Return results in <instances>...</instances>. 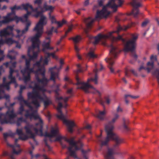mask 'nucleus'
Returning a JSON list of instances; mask_svg holds the SVG:
<instances>
[{
  "label": "nucleus",
  "instance_id": "obj_61",
  "mask_svg": "<svg viewBox=\"0 0 159 159\" xmlns=\"http://www.w3.org/2000/svg\"><path fill=\"white\" fill-rule=\"evenodd\" d=\"M46 116L48 117V118L49 119L50 118L51 116L49 112H48L47 113V114H46Z\"/></svg>",
  "mask_w": 159,
  "mask_h": 159
},
{
  "label": "nucleus",
  "instance_id": "obj_8",
  "mask_svg": "<svg viewBox=\"0 0 159 159\" xmlns=\"http://www.w3.org/2000/svg\"><path fill=\"white\" fill-rule=\"evenodd\" d=\"M59 90V86L57 85L56 89L55 91V92L56 94V99L58 101V104L57 109L60 114L59 115H57V117L63 120L64 123L66 124L67 125V129L68 131L70 133H72L73 132L72 128L75 126V124L73 121L66 120L65 116L62 113L61 109L63 107V105L62 103L60 101L61 99H63V98L61 97L58 96V91Z\"/></svg>",
  "mask_w": 159,
  "mask_h": 159
},
{
  "label": "nucleus",
  "instance_id": "obj_33",
  "mask_svg": "<svg viewBox=\"0 0 159 159\" xmlns=\"http://www.w3.org/2000/svg\"><path fill=\"white\" fill-rule=\"evenodd\" d=\"M149 23V20L148 19H146L143 21L141 25V27L143 28H145L148 25Z\"/></svg>",
  "mask_w": 159,
  "mask_h": 159
},
{
  "label": "nucleus",
  "instance_id": "obj_60",
  "mask_svg": "<svg viewBox=\"0 0 159 159\" xmlns=\"http://www.w3.org/2000/svg\"><path fill=\"white\" fill-rule=\"evenodd\" d=\"M85 128L88 129H89L91 128V126L90 125H87L85 127Z\"/></svg>",
  "mask_w": 159,
  "mask_h": 159
},
{
  "label": "nucleus",
  "instance_id": "obj_19",
  "mask_svg": "<svg viewBox=\"0 0 159 159\" xmlns=\"http://www.w3.org/2000/svg\"><path fill=\"white\" fill-rule=\"evenodd\" d=\"M119 117V116L118 114L117 113L115 114L114 117L111 120L109 121L105 125V131H113L114 128L113 124L116 122Z\"/></svg>",
  "mask_w": 159,
  "mask_h": 159
},
{
  "label": "nucleus",
  "instance_id": "obj_27",
  "mask_svg": "<svg viewBox=\"0 0 159 159\" xmlns=\"http://www.w3.org/2000/svg\"><path fill=\"white\" fill-rule=\"evenodd\" d=\"M144 64L142 63V65L140 66V67L139 68L138 70L139 71H140L142 69L146 70L147 71V72L148 73L149 72V68L148 66L149 65V61L147 63V67L146 68L143 66Z\"/></svg>",
  "mask_w": 159,
  "mask_h": 159
},
{
  "label": "nucleus",
  "instance_id": "obj_50",
  "mask_svg": "<svg viewBox=\"0 0 159 159\" xmlns=\"http://www.w3.org/2000/svg\"><path fill=\"white\" fill-rule=\"evenodd\" d=\"M11 155V153L10 154L7 152L4 151L3 152V155L4 156H8L10 157V155Z\"/></svg>",
  "mask_w": 159,
  "mask_h": 159
},
{
  "label": "nucleus",
  "instance_id": "obj_17",
  "mask_svg": "<svg viewBox=\"0 0 159 159\" xmlns=\"http://www.w3.org/2000/svg\"><path fill=\"white\" fill-rule=\"evenodd\" d=\"M16 116L13 110H9L7 112L6 115L0 114V121L2 124L13 123V122L11 121V120Z\"/></svg>",
  "mask_w": 159,
  "mask_h": 159
},
{
  "label": "nucleus",
  "instance_id": "obj_64",
  "mask_svg": "<svg viewBox=\"0 0 159 159\" xmlns=\"http://www.w3.org/2000/svg\"><path fill=\"white\" fill-rule=\"evenodd\" d=\"M77 56L79 59H81V56H80V55L78 53H77Z\"/></svg>",
  "mask_w": 159,
  "mask_h": 159
},
{
  "label": "nucleus",
  "instance_id": "obj_18",
  "mask_svg": "<svg viewBox=\"0 0 159 159\" xmlns=\"http://www.w3.org/2000/svg\"><path fill=\"white\" fill-rule=\"evenodd\" d=\"M62 65L60 66V67L57 68L56 66L52 68H49V71L51 73L50 80H52L55 83V79L58 78L57 72H59L62 68Z\"/></svg>",
  "mask_w": 159,
  "mask_h": 159
},
{
  "label": "nucleus",
  "instance_id": "obj_20",
  "mask_svg": "<svg viewBox=\"0 0 159 159\" xmlns=\"http://www.w3.org/2000/svg\"><path fill=\"white\" fill-rule=\"evenodd\" d=\"M137 0H132V2L130 3L134 8L130 14L133 15L134 17H136L137 15L139 14L137 8L140 6V3L137 2Z\"/></svg>",
  "mask_w": 159,
  "mask_h": 159
},
{
  "label": "nucleus",
  "instance_id": "obj_47",
  "mask_svg": "<svg viewBox=\"0 0 159 159\" xmlns=\"http://www.w3.org/2000/svg\"><path fill=\"white\" fill-rule=\"evenodd\" d=\"M123 127L126 131H128L129 130V129L127 126V124L123 125Z\"/></svg>",
  "mask_w": 159,
  "mask_h": 159
},
{
  "label": "nucleus",
  "instance_id": "obj_49",
  "mask_svg": "<svg viewBox=\"0 0 159 159\" xmlns=\"http://www.w3.org/2000/svg\"><path fill=\"white\" fill-rule=\"evenodd\" d=\"M11 63V61H10L9 62H7L5 63H4V65H5L6 67H7L9 66H10Z\"/></svg>",
  "mask_w": 159,
  "mask_h": 159
},
{
  "label": "nucleus",
  "instance_id": "obj_40",
  "mask_svg": "<svg viewBox=\"0 0 159 159\" xmlns=\"http://www.w3.org/2000/svg\"><path fill=\"white\" fill-rule=\"evenodd\" d=\"M90 151V150L89 149H88L87 150H81V152L83 155V156L84 155H86V154L88 152H89Z\"/></svg>",
  "mask_w": 159,
  "mask_h": 159
},
{
  "label": "nucleus",
  "instance_id": "obj_36",
  "mask_svg": "<svg viewBox=\"0 0 159 159\" xmlns=\"http://www.w3.org/2000/svg\"><path fill=\"white\" fill-rule=\"evenodd\" d=\"M14 51L13 50L9 51V54L7 55V56L11 60L14 59L15 58V57H12L11 56L10 53L11 52H13Z\"/></svg>",
  "mask_w": 159,
  "mask_h": 159
},
{
  "label": "nucleus",
  "instance_id": "obj_57",
  "mask_svg": "<svg viewBox=\"0 0 159 159\" xmlns=\"http://www.w3.org/2000/svg\"><path fill=\"white\" fill-rule=\"evenodd\" d=\"M70 97H66L63 99V100L65 103L68 101Z\"/></svg>",
  "mask_w": 159,
  "mask_h": 159
},
{
  "label": "nucleus",
  "instance_id": "obj_4",
  "mask_svg": "<svg viewBox=\"0 0 159 159\" xmlns=\"http://www.w3.org/2000/svg\"><path fill=\"white\" fill-rule=\"evenodd\" d=\"M10 9L11 12L8 14L6 16L4 17L3 20L0 21V26H1L3 24L8 23L14 20H15L16 23H18L19 21H21L23 22H25V27L23 30L21 31L19 30H16L18 34V36H20L28 31L29 27L30 25L31 22L28 18L29 16L30 15L31 12L30 11H27L26 14L24 15L23 17H18L15 14V10L22 9V8L21 6H17L16 5H15L13 7H10Z\"/></svg>",
  "mask_w": 159,
  "mask_h": 159
},
{
  "label": "nucleus",
  "instance_id": "obj_6",
  "mask_svg": "<svg viewBox=\"0 0 159 159\" xmlns=\"http://www.w3.org/2000/svg\"><path fill=\"white\" fill-rule=\"evenodd\" d=\"M76 80L77 81L76 84L80 85V87H78L77 89L83 90L86 93H91L94 94L97 93L99 96V99L97 101L99 102L102 105H103L104 102L100 98L101 95V93L91 85L89 83L90 81H91L94 82L95 84L97 85L98 84V80L91 78L88 79L86 83L80 80L79 78L77 77H76Z\"/></svg>",
  "mask_w": 159,
  "mask_h": 159
},
{
  "label": "nucleus",
  "instance_id": "obj_22",
  "mask_svg": "<svg viewBox=\"0 0 159 159\" xmlns=\"http://www.w3.org/2000/svg\"><path fill=\"white\" fill-rule=\"evenodd\" d=\"M7 146L11 148H12V151L11 152V155H10V157L11 158V159H15L14 157V154H19L20 152V150L19 149V148L13 146V145L9 144L7 143Z\"/></svg>",
  "mask_w": 159,
  "mask_h": 159
},
{
  "label": "nucleus",
  "instance_id": "obj_25",
  "mask_svg": "<svg viewBox=\"0 0 159 159\" xmlns=\"http://www.w3.org/2000/svg\"><path fill=\"white\" fill-rule=\"evenodd\" d=\"M70 39L72 40L75 45H76L81 39V37L79 35H77L75 37L70 38Z\"/></svg>",
  "mask_w": 159,
  "mask_h": 159
},
{
  "label": "nucleus",
  "instance_id": "obj_41",
  "mask_svg": "<svg viewBox=\"0 0 159 159\" xmlns=\"http://www.w3.org/2000/svg\"><path fill=\"white\" fill-rule=\"evenodd\" d=\"M45 143V144L46 147L48 148V151H50L51 149V148L49 145L47 144V140L46 139H44Z\"/></svg>",
  "mask_w": 159,
  "mask_h": 159
},
{
  "label": "nucleus",
  "instance_id": "obj_28",
  "mask_svg": "<svg viewBox=\"0 0 159 159\" xmlns=\"http://www.w3.org/2000/svg\"><path fill=\"white\" fill-rule=\"evenodd\" d=\"M97 55L95 54L92 50L90 51L87 54V57L89 58H94L97 57Z\"/></svg>",
  "mask_w": 159,
  "mask_h": 159
},
{
  "label": "nucleus",
  "instance_id": "obj_44",
  "mask_svg": "<svg viewBox=\"0 0 159 159\" xmlns=\"http://www.w3.org/2000/svg\"><path fill=\"white\" fill-rule=\"evenodd\" d=\"M150 59L152 61H157V56H156L152 55Z\"/></svg>",
  "mask_w": 159,
  "mask_h": 159
},
{
  "label": "nucleus",
  "instance_id": "obj_26",
  "mask_svg": "<svg viewBox=\"0 0 159 159\" xmlns=\"http://www.w3.org/2000/svg\"><path fill=\"white\" fill-rule=\"evenodd\" d=\"M15 134L13 133H4L3 134V137L4 140L6 143H7H7H8L7 142V139L8 138V137L10 136H13Z\"/></svg>",
  "mask_w": 159,
  "mask_h": 159
},
{
  "label": "nucleus",
  "instance_id": "obj_43",
  "mask_svg": "<svg viewBox=\"0 0 159 159\" xmlns=\"http://www.w3.org/2000/svg\"><path fill=\"white\" fill-rule=\"evenodd\" d=\"M4 95L1 98H0V99L2 98H5L7 100H9V96L8 95H5L4 94Z\"/></svg>",
  "mask_w": 159,
  "mask_h": 159
},
{
  "label": "nucleus",
  "instance_id": "obj_37",
  "mask_svg": "<svg viewBox=\"0 0 159 159\" xmlns=\"http://www.w3.org/2000/svg\"><path fill=\"white\" fill-rule=\"evenodd\" d=\"M125 96V97H127V98L129 97L133 99H136L139 97V96H133L129 94H126Z\"/></svg>",
  "mask_w": 159,
  "mask_h": 159
},
{
  "label": "nucleus",
  "instance_id": "obj_59",
  "mask_svg": "<svg viewBox=\"0 0 159 159\" xmlns=\"http://www.w3.org/2000/svg\"><path fill=\"white\" fill-rule=\"evenodd\" d=\"M16 47H17V48H20V47H21L20 44L18 43H17V42H16Z\"/></svg>",
  "mask_w": 159,
  "mask_h": 159
},
{
  "label": "nucleus",
  "instance_id": "obj_10",
  "mask_svg": "<svg viewBox=\"0 0 159 159\" xmlns=\"http://www.w3.org/2000/svg\"><path fill=\"white\" fill-rule=\"evenodd\" d=\"M42 4H41L39 6L35 5L34 6V8L30 4L27 3L25 4H22L21 5L22 8L25 10L27 11H28L29 8H30L32 11L36 13L34 15V16L37 18L43 13L47 11H52L54 9V7L51 6H49L47 5V3H44L43 6H42Z\"/></svg>",
  "mask_w": 159,
  "mask_h": 159
},
{
  "label": "nucleus",
  "instance_id": "obj_15",
  "mask_svg": "<svg viewBox=\"0 0 159 159\" xmlns=\"http://www.w3.org/2000/svg\"><path fill=\"white\" fill-rule=\"evenodd\" d=\"M137 38V36L133 35L131 39L126 41L125 45L124 50L125 52H130L131 55L135 59L137 58V55L135 53V52L136 47V42Z\"/></svg>",
  "mask_w": 159,
  "mask_h": 159
},
{
  "label": "nucleus",
  "instance_id": "obj_34",
  "mask_svg": "<svg viewBox=\"0 0 159 159\" xmlns=\"http://www.w3.org/2000/svg\"><path fill=\"white\" fill-rule=\"evenodd\" d=\"M43 0H35L34 2V6L38 5L39 6L41 4H42Z\"/></svg>",
  "mask_w": 159,
  "mask_h": 159
},
{
  "label": "nucleus",
  "instance_id": "obj_45",
  "mask_svg": "<svg viewBox=\"0 0 159 159\" xmlns=\"http://www.w3.org/2000/svg\"><path fill=\"white\" fill-rule=\"evenodd\" d=\"M25 88V86L20 85V89L19 92L20 94H21L23 90Z\"/></svg>",
  "mask_w": 159,
  "mask_h": 159
},
{
  "label": "nucleus",
  "instance_id": "obj_58",
  "mask_svg": "<svg viewBox=\"0 0 159 159\" xmlns=\"http://www.w3.org/2000/svg\"><path fill=\"white\" fill-rule=\"evenodd\" d=\"M125 99L126 103L128 104L129 103V101L127 99V98L125 96Z\"/></svg>",
  "mask_w": 159,
  "mask_h": 159
},
{
  "label": "nucleus",
  "instance_id": "obj_23",
  "mask_svg": "<svg viewBox=\"0 0 159 159\" xmlns=\"http://www.w3.org/2000/svg\"><path fill=\"white\" fill-rule=\"evenodd\" d=\"M107 113V111L105 108L103 111L98 110L96 111V114L94 116L101 120L104 119L105 116Z\"/></svg>",
  "mask_w": 159,
  "mask_h": 159
},
{
  "label": "nucleus",
  "instance_id": "obj_35",
  "mask_svg": "<svg viewBox=\"0 0 159 159\" xmlns=\"http://www.w3.org/2000/svg\"><path fill=\"white\" fill-rule=\"evenodd\" d=\"M54 29V27H52L51 29L50 30H48L46 32V33L47 34V35L48 36L50 35H51L52 34V32Z\"/></svg>",
  "mask_w": 159,
  "mask_h": 159
},
{
  "label": "nucleus",
  "instance_id": "obj_9",
  "mask_svg": "<svg viewBox=\"0 0 159 159\" xmlns=\"http://www.w3.org/2000/svg\"><path fill=\"white\" fill-rule=\"evenodd\" d=\"M106 132L107 136L105 139L102 140L101 139L102 131H101V134L98 138V140L101 143V147L107 146L110 141L112 139L114 142L113 145V148H118L120 145L123 142L122 139L115 134L113 131H106Z\"/></svg>",
  "mask_w": 159,
  "mask_h": 159
},
{
  "label": "nucleus",
  "instance_id": "obj_51",
  "mask_svg": "<svg viewBox=\"0 0 159 159\" xmlns=\"http://www.w3.org/2000/svg\"><path fill=\"white\" fill-rule=\"evenodd\" d=\"M122 120H123V125L126 124H127V120L123 118L122 119Z\"/></svg>",
  "mask_w": 159,
  "mask_h": 159
},
{
  "label": "nucleus",
  "instance_id": "obj_54",
  "mask_svg": "<svg viewBox=\"0 0 159 159\" xmlns=\"http://www.w3.org/2000/svg\"><path fill=\"white\" fill-rule=\"evenodd\" d=\"M89 4V0H86L84 3V6H87Z\"/></svg>",
  "mask_w": 159,
  "mask_h": 159
},
{
  "label": "nucleus",
  "instance_id": "obj_56",
  "mask_svg": "<svg viewBox=\"0 0 159 159\" xmlns=\"http://www.w3.org/2000/svg\"><path fill=\"white\" fill-rule=\"evenodd\" d=\"M106 102L107 104H109L110 103V100L107 98H106Z\"/></svg>",
  "mask_w": 159,
  "mask_h": 159
},
{
  "label": "nucleus",
  "instance_id": "obj_1",
  "mask_svg": "<svg viewBox=\"0 0 159 159\" xmlns=\"http://www.w3.org/2000/svg\"><path fill=\"white\" fill-rule=\"evenodd\" d=\"M32 46L29 48L28 51L27 55L29 59L26 58L25 55L22 56V58L25 59V67L21 71L25 83L30 80V74L34 72L36 82L31 84V87L33 88V91L28 93V98L31 100V104L35 108L39 107L40 106V102H43L44 108H46L52 104L51 98L46 96L44 93L46 91L45 87L49 80L45 77V69L41 66L40 62H37L33 65L32 67H30L31 60L36 58L39 51L40 43L39 44L38 49H37L35 46L33 47V43L32 42Z\"/></svg>",
  "mask_w": 159,
  "mask_h": 159
},
{
  "label": "nucleus",
  "instance_id": "obj_62",
  "mask_svg": "<svg viewBox=\"0 0 159 159\" xmlns=\"http://www.w3.org/2000/svg\"><path fill=\"white\" fill-rule=\"evenodd\" d=\"M72 89H69L67 90V93H70L72 92Z\"/></svg>",
  "mask_w": 159,
  "mask_h": 159
},
{
  "label": "nucleus",
  "instance_id": "obj_48",
  "mask_svg": "<svg viewBox=\"0 0 159 159\" xmlns=\"http://www.w3.org/2000/svg\"><path fill=\"white\" fill-rule=\"evenodd\" d=\"M135 76H137V73L134 71V69H131L130 70Z\"/></svg>",
  "mask_w": 159,
  "mask_h": 159
},
{
  "label": "nucleus",
  "instance_id": "obj_53",
  "mask_svg": "<svg viewBox=\"0 0 159 159\" xmlns=\"http://www.w3.org/2000/svg\"><path fill=\"white\" fill-rule=\"evenodd\" d=\"M49 17L51 20H52L55 19L54 17V16H51V12H50L49 14Z\"/></svg>",
  "mask_w": 159,
  "mask_h": 159
},
{
  "label": "nucleus",
  "instance_id": "obj_32",
  "mask_svg": "<svg viewBox=\"0 0 159 159\" xmlns=\"http://www.w3.org/2000/svg\"><path fill=\"white\" fill-rule=\"evenodd\" d=\"M11 61V65H10V71H11V70H12L13 74L14 71L12 69V68L15 67L16 65V62L15 61Z\"/></svg>",
  "mask_w": 159,
  "mask_h": 159
},
{
  "label": "nucleus",
  "instance_id": "obj_24",
  "mask_svg": "<svg viewBox=\"0 0 159 159\" xmlns=\"http://www.w3.org/2000/svg\"><path fill=\"white\" fill-rule=\"evenodd\" d=\"M51 21L52 23H54L57 25V28L61 27L62 25L66 22V21L64 20H62L61 22L57 21L55 19L51 20Z\"/></svg>",
  "mask_w": 159,
  "mask_h": 159
},
{
  "label": "nucleus",
  "instance_id": "obj_42",
  "mask_svg": "<svg viewBox=\"0 0 159 159\" xmlns=\"http://www.w3.org/2000/svg\"><path fill=\"white\" fill-rule=\"evenodd\" d=\"M123 111L122 108H121L120 106H118L116 109V112L117 113H121Z\"/></svg>",
  "mask_w": 159,
  "mask_h": 159
},
{
  "label": "nucleus",
  "instance_id": "obj_31",
  "mask_svg": "<svg viewBox=\"0 0 159 159\" xmlns=\"http://www.w3.org/2000/svg\"><path fill=\"white\" fill-rule=\"evenodd\" d=\"M20 105V107L19 108L18 113L19 114L22 115L23 111H25L24 107L25 106H26V105H25V104H22V105Z\"/></svg>",
  "mask_w": 159,
  "mask_h": 159
},
{
  "label": "nucleus",
  "instance_id": "obj_3",
  "mask_svg": "<svg viewBox=\"0 0 159 159\" xmlns=\"http://www.w3.org/2000/svg\"><path fill=\"white\" fill-rule=\"evenodd\" d=\"M37 119H39V122L36 124L35 127L29 123H27L25 126L24 129L27 135L23 133L22 129L18 128L16 129V133L19 135V137L18 139H15L13 146L19 148L20 145L17 143L19 139L25 140L30 137L32 138L34 142H36L34 139L35 136L36 134H39L41 136L43 135L42 120L39 117Z\"/></svg>",
  "mask_w": 159,
  "mask_h": 159
},
{
  "label": "nucleus",
  "instance_id": "obj_13",
  "mask_svg": "<svg viewBox=\"0 0 159 159\" xmlns=\"http://www.w3.org/2000/svg\"><path fill=\"white\" fill-rule=\"evenodd\" d=\"M114 32H115L110 33L109 36L99 34L98 36L95 37H90V39L92 40H94V42H93V43L94 44H97L98 43L99 41H101L102 42V44L104 46H106V43L105 42V40L107 39L110 38V37H111V39L113 41H116L119 40H121L123 42H125V40L123 39L121 35H119L117 37L111 36L112 33Z\"/></svg>",
  "mask_w": 159,
  "mask_h": 159
},
{
  "label": "nucleus",
  "instance_id": "obj_21",
  "mask_svg": "<svg viewBox=\"0 0 159 159\" xmlns=\"http://www.w3.org/2000/svg\"><path fill=\"white\" fill-rule=\"evenodd\" d=\"M114 148L113 147L108 148L105 155V159H114L113 157L115 154Z\"/></svg>",
  "mask_w": 159,
  "mask_h": 159
},
{
  "label": "nucleus",
  "instance_id": "obj_16",
  "mask_svg": "<svg viewBox=\"0 0 159 159\" xmlns=\"http://www.w3.org/2000/svg\"><path fill=\"white\" fill-rule=\"evenodd\" d=\"M9 79L11 80L10 82H6V78H3V82L2 84H0V98H1L3 96L4 89L6 88L8 90L10 89L9 85L11 83H13L15 84V87L16 88L18 85L16 83V79L14 77L12 76V71L11 70L10 71V74L8 76Z\"/></svg>",
  "mask_w": 159,
  "mask_h": 159
},
{
  "label": "nucleus",
  "instance_id": "obj_29",
  "mask_svg": "<svg viewBox=\"0 0 159 159\" xmlns=\"http://www.w3.org/2000/svg\"><path fill=\"white\" fill-rule=\"evenodd\" d=\"M26 120L24 119V118L21 117L18 118L16 122V124L17 126H19L23 122H26Z\"/></svg>",
  "mask_w": 159,
  "mask_h": 159
},
{
  "label": "nucleus",
  "instance_id": "obj_2",
  "mask_svg": "<svg viewBox=\"0 0 159 159\" xmlns=\"http://www.w3.org/2000/svg\"><path fill=\"white\" fill-rule=\"evenodd\" d=\"M123 2V0H110L108 4L103 6L102 10L100 11L98 10L99 7L98 5H94L93 10H97L95 18L93 19L89 17L85 18L84 20L86 26V28L84 29L85 33L86 34H87L88 30L91 28L95 20H98L103 17H106L110 14V12L107 10V7L111 8L113 11L115 12L117 11V7L121 6Z\"/></svg>",
  "mask_w": 159,
  "mask_h": 159
},
{
  "label": "nucleus",
  "instance_id": "obj_11",
  "mask_svg": "<svg viewBox=\"0 0 159 159\" xmlns=\"http://www.w3.org/2000/svg\"><path fill=\"white\" fill-rule=\"evenodd\" d=\"M46 39L49 40V41L47 43L44 42L42 44V51L45 53L44 58L41 57L40 61H39L40 62L41 66L44 68V66L48 64L49 57L50 56H52L54 58L57 59V57L55 55L56 51H54V52L51 53L47 52V50H52L54 49V48L50 46V37H47L46 38Z\"/></svg>",
  "mask_w": 159,
  "mask_h": 159
},
{
  "label": "nucleus",
  "instance_id": "obj_55",
  "mask_svg": "<svg viewBox=\"0 0 159 159\" xmlns=\"http://www.w3.org/2000/svg\"><path fill=\"white\" fill-rule=\"evenodd\" d=\"M60 66L64 64V61L62 59H61L60 60Z\"/></svg>",
  "mask_w": 159,
  "mask_h": 159
},
{
  "label": "nucleus",
  "instance_id": "obj_12",
  "mask_svg": "<svg viewBox=\"0 0 159 159\" xmlns=\"http://www.w3.org/2000/svg\"><path fill=\"white\" fill-rule=\"evenodd\" d=\"M17 98L19 101L20 105L25 104V105H26L28 107L30 108L29 110H27L25 111L26 113L25 116L27 118L30 117L31 119L34 118L35 120H37L39 118V116L37 113V110L34 109L28 102L24 99L21 94H20V93L19 95Z\"/></svg>",
  "mask_w": 159,
  "mask_h": 159
},
{
  "label": "nucleus",
  "instance_id": "obj_63",
  "mask_svg": "<svg viewBox=\"0 0 159 159\" xmlns=\"http://www.w3.org/2000/svg\"><path fill=\"white\" fill-rule=\"evenodd\" d=\"M125 75L126 76L128 77L129 76V75H128V70H127V69L126 70V71H125Z\"/></svg>",
  "mask_w": 159,
  "mask_h": 159
},
{
  "label": "nucleus",
  "instance_id": "obj_38",
  "mask_svg": "<svg viewBox=\"0 0 159 159\" xmlns=\"http://www.w3.org/2000/svg\"><path fill=\"white\" fill-rule=\"evenodd\" d=\"M98 69H96L93 70V71L95 73V75L94 79L98 80V77L97 75V73L98 72Z\"/></svg>",
  "mask_w": 159,
  "mask_h": 159
},
{
  "label": "nucleus",
  "instance_id": "obj_5",
  "mask_svg": "<svg viewBox=\"0 0 159 159\" xmlns=\"http://www.w3.org/2000/svg\"><path fill=\"white\" fill-rule=\"evenodd\" d=\"M58 129L57 128L54 129L52 127L51 129L50 133H48L46 132L45 133L44 136L45 137H48L51 138L53 137H56V141H59L60 143L61 142V140L64 139L65 141L69 143L70 146L67 148L69 155L70 156L74 158H77L75 151L72 150V148L73 147L75 148V150H78L80 149V147L83 146L82 143L80 141H74V139L71 138L70 139L63 137L61 135L58 134Z\"/></svg>",
  "mask_w": 159,
  "mask_h": 159
},
{
  "label": "nucleus",
  "instance_id": "obj_39",
  "mask_svg": "<svg viewBox=\"0 0 159 159\" xmlns=\"http://www.w3.org/2000/svg\"><path fill=\"white\" fill-rule=\"evenodd\" d=\"M72 27H69L68 30L66 32L65 35V36H63L61 38V39L65 38V37L66 36L67 34L72 29Z\"/></svg>",
  "mask_w": 159,
  "mask_h": 159
},
{
  "label": "nucleus",
  "instance_id": "obj_7",
  "mask_svg": "<svg viewBox=\"0 0 159 159\" xmlns=\"http://www.w3.org/2000/svg\"><path fill=\"white\" fill-rule=\"evenodd\" d=\"M39 16L40 17V20L33 29V31L36 32V34L30 38L31 41L33 43V47L35 46L37 49H38L39 44L40 43L39 38L43 32V26L47 23V18L43 14Z\"/></svg>",
  "mask_w": 159,
  "mask_h": 159
},
{
  "label": "nucleus",
  "instance_id": "obj_46",
  "mask_svg": "<svg viewBox=\"0 0 159 159\" xmlns=\"http://www.w3.org/2000/svg\"><path fill=\"white\" fill-rule=\"evenodd\" d=\"M98 7L102 6L103 5V2L102 0H99L98 1Z\"/></svg>",
  "mask_w": 159,
  "mask_h": 159
},
{
  "label": "nucleus",
  "instance_id": "obj_14",
  "mask_svg": "<svg viewBox=\"0 0 159 159\" xmlns=\"http://www.w3.org/2000/svg\"><path fill=\"white\" fill-rule=\"evenodd\" d=\"M109 47L110 48V55L111 57L106 58L105 60L109 64L108 67L110 69L111 72L113 73L114 69L112 66L114 64V61L112 57H113L114 58L116 57L119 53V50L113 43H111Z\"/></svg>",
  "mask_w": 159,
  "mask_h": 159
},
{
  "label": "nucleus",
  "instance_id": "obj_30",
  "mask_svg": "<svg viewBox=\"0 0 159 159\" xmlns=\"http://www.w3.org/2000/svg\"><path fill=\"white\" fill-rule=\"evenodd\" d=\"M129 28V26H124L123 27L119 26L118 27L117 30L115 31V32L118 33L121 30H126Z\"/></svg>",
  "mask_w": 159,
  "mask_h": 159
},
{
  "label": "nucleus",
  "instance_id": "obj_52",
  "mask_svg": "<svg viewBox=\"0 0 159 159\" xmlns=\"http://www.w3.org/2000/svg\"><path fill=\"white\" fill-rule=\"evenodd\" d=\"M75 49L76 52L77 53H78V52L79 51V49L78 48V47H77V46L76 45H75Z\"/></svg>",
  "mask_w": 159,
  "mask_h": 159
}]
</instances>
